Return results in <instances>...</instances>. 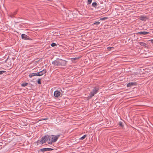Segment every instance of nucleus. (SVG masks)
Returning <instances> with one entry per match:
<instances>
[{"instance_id": "412c9836", "label": "nucleus", "mask_w": 153, "mask_h": 153, "mask_svg": "<svg viewBox=\"0 0 153 153\" xmlns=\"http://www.w3.org/2000/svg\"><path fill=\"white\" fill-rule=\"evenodd\" d=\"M51 46L52 47L57 46V45L56 44L54 43H53L51 44Z\"/></svg>"}, {"instance_id": "20e7f679", "label": "nucleus", "mask_w": 153, "mask_h": 153, "mask_svg": "<svg viewBox=\"0 0 153 153\" xmlns=\"http://www.w3.org/2000/svg\"><path fill=\"white\" fill-rule=\"evenodd\" d=\"M149 33V32L146 31H140L137 32L136 31H134V34H140L141 35V36H143V35H146L148 34Z\"/></svg>"}, {"instance_id": "2f4dec72", "label": "nucleus", "mask_w": 153, "mask_h": 153, "mask_svg": "<svg viewBox=\"0 0 153 153\" xmlns=\"http://www.w3.org/2000/svg\"><path fill=\"white\" fill-rule=\"evenodd\" d=\"M134 86L136 85V84H135V82H134Z\"/></svg>"}, {"instance_id": "c756f323", "label": "nucleus", "mask_w": 153, "mask_h": 153, "mask_svg": "<svg viewBox=\"0 0 153 153\" xmlns=\"http://www.w3.org/2000/svg\"><path fill=\"white\" fill-rule=\"evenodd\" d=\"M150 41H151V43L153 44V39H151L150 40Z\"/></svg>"}, {"instance_id": "9b49d317", "label": "nucleus", "mask_w": 153, "mask_h": 153, "mask_svg": "<svg viewBox=\"0 0 153 153\" xmlns=\"http://www.w3.org/2000/svg\"><path fill=\"white\" fill-rule=\"evenodd\" d=\"M137 44H140L142 46L146 47V43L143 42H137Z\"/></svg>"}, {"instance_id": "cd10ccee", "label": "nucleus", "mask_w": 153, "mask_h": 153, "mask_svg": "<svg viewBox=\"0 0 153 153\" xmlns=\"http://www.w3.org/2000/svg\"><path fill=\"white\" fill-rule=\"evenodd\" d=\"M107 19L106 17H103L100 19V20L102 21L105 20L106 19Z\"/></svg>"}, {"instance_id": "a878e982", "label": "nucleus", "mask_w": 153, "mask_h": 153, "mask_svg": "<svg viewBox=\"0 0 153 153\" xmlns=\"http://www.w3.org/2000/svg\"><path fill=\"white\" fill-rule=\"evenodd\" d=\"M114 48L113 47H108L107 48V49L108 50V51H110L112 49H113Z\"/></svg>"}, {"instance_id": "aec40b11", "label": "nucleus", "mask_w": 153, "mask_h": 153, "mask_svg": "<svg viewBox=\"0 0 153 153\" xmlns=\"http://www.w3.org/2000/svg\"><path fill=\"white\" fill-rule=\"evenodd\" d=\"M86 136H87L86 135H84L83 136L81 137L80 138V139H79L80 140H83L85 138V137H86Z\"/></svg>"}, {"instance_id": "72a5a7b5", "label": "nucleus", "mask_w": 153, "mask_h": 153, "mask_svg": "<svg viewBox=\"0 0 153 153\" xmlns=\"http://www.w3.org/2000/svg\"><path fill=\"white\" fill-rule=\"evenodd\" d=\"M136 70H139V69H136Z\"/></svg>"}, {"instance_id": "39448f33", "label": "nucleus", "mask_w": 153, "mask_h": 153, "mask_svg": "<svg viewBox=\"0 0 153 153\" xmlns=\"http://www.w3.org/2000/svg\"><path fill=\"white\" fill-rule=\"evenodd\" d=\"M21 37L22 39L25 40H32V39L30 38V37L25 34H22V35Z\"/></svg>"}, {"instance_id": "423d86ee", "label": "nucleus", "mask_w": 153, "mask_h": 153, "mask_svg": "<svg viewBox=\"0 0 153 153\" xmlns=\"http://www.w3.org/2000/svg\"><path fill=\"white\" fill-rule=\"evenodd\" d=\"M53 149L51 148H43L40 149V151L42 152H45V151H50L53 150Z\"/></svg>"}, {"instance_id": "6e6552de", "label": "nucleus", "mask_w": 153, "mask_h": 153, "mask_svg": "<svg viewBox=\"0 0 153 153\" xmlns=\"http://www.w3.org/2000/svg\"><path fill=\"white\" fill-rule=\"evenodd\" d=\"M60 92L57 90L55 91L54 93V96L56 97H58L59 96H60Z\"/></svg>"}, {"instance_id": "dca6fc26", "label": "nucleus", "mask_w": 153, "mask_h": 153, "mask_svg": "<svg viewBox=\"0 0 153 153\" xmlns=\"http://www.w3.org/2000/svg\"><path fill=\"white\" fill-rule=\"evenodd\" d=\"M28 84V83H27L24 82L21 84V86L22 87H25Z\"/></svg>"}, {"instance_id": "1a4fd4ad", "label": "nucleus", "mask_w": 153, "mask_h": 153, "mask_svg": "<svg viewBox=\"0 0 153 153\" xmlns=\"http://www.w3.org/2000/svg\"><path fill=\"white\" fill-rule=\"evenodd\" d=\"M53 136V142L54 143L58 139V138L60 136V134H59L57 135H54Z\"/></svg>"}, {"instance_id": "7c9ffc66", "label": "nucleus", "mask_w": 153, "mask_h": 153, "mask_svg": "<svg viewBox=\"0 0 153 153\" xmlns=\"http://www.w3.org/2000/svg\"><path fill=\"white\" fill-rule=\"evenodd\" d=\"M135 77H136L135 74H134V79L136 78H135Z\"/></svg>"}, {"instance_id": "5701e85b", "label": "nucleus", "mask_w": 153, "mask_h": 153, "mask_svg": "<svg viewBox=\"0 0 153 153\" xmlns=\"http://www.w3.org/2000/svg\"><path fill=\"white\" fill-rule=\"evenodd\" d=\"M41 79H39L37 81V83L38 84H41Z\"/></svg>"}, {"instance_id": "f3484780", "label": "nucleus", "mask_w": 153, "mask_h": 153, "mask_svg": "<svg viewBox=\"0 0 153 153\" xmlns=\"http://www.w3.org/2000/svg\"><path fill=\"white\" fill-rule=\"evenodd\" d=\"M36 76L35 73H33L32 74H30L29 75V76L30 77H32L33 76Z\"/></svg>"}, {"instance_id": "f257e3e1", "label": "nucleus", "mask_w": 153, "mask_h": 153, "mask_svg": "<svg viewBox=\"0 0 153 153\" xmlns=\"http://www.w3.org/2000/svg\"><path fill=\"white\" fill-rule=\"evenodd\" d=\"M67 62L62 59H59L58 60H54L52 62V64L54 66L60 67L65 66L67 64Z\"/></svg>"}, {"instance_id": "f03ea898", "label": "nucleus", "mask_w": 153, "mask_h": 153, "mask_svg": "<svg viewBox=\"0 0 153 153\" xmlns=\"http://www.w3.org/2000/svg\"><path fill=\"white\" fill-rule=\"evenodd\" d=\"M99 90V88L98 87H94L89 94V96L87 97L88 99H91L94 95L96 94Z\"/></svg>"}, {"instance_id": "b1692460", "label": "nucleus", "mask_w": 153, "mask_h": 153, "mask_svg": "<svg viewBox=\"0 0 153 153\" xmlns=\"http://www.w3.org/2000/svg\"><path fill=\"white\" fill-rule=\"evenodd\" d=\"M92 0H88L87 4H90L92 2Z\"/></svg>"}, {"instance_id": "473e14b6", "label": "nucleus", "mask_w": 153, "mask_h": 153, "mask_svg": "<svg viewBox=\"0 0 153 153\" xmlns=\"http://www.w3.org/2000/svg\"><path fill=\"white\" fill-rule=\"evenodd\" d=\"M137 87H134V88H137Z\"/></svg>"}, {"instance_id": "9d476101", "label": "nucleus", "mask_w": 153, "mask_h": 153, "mask_svg": "<svg viewBox=\"0 0 153 153\" xmlns=\"http://www.w3.org/2000/svg\"><path fill=\"white\" fill-rule=\"evenodd\" d=\"M140 20L142 21H146L147 19V18L146 16H140Z\"/></svg>"}, {"instance_id": "a211bd4d", "label": "nucleus", "mask_w": 153, "mask_h": 153, "mask_svg": "<svg viewBox=\"0 0 153 153\" xmlns=\"http://www.w3.org/2000/svg\"><path fill=\"white\" fill-rule=\"evenodd\" d=\"M36 143L37 145H39L40 144H42V141L41 140H37Z\"/></svg>"}, {"instance_id": "bb28decb", "label": "nucleus", "mask_w": 153, "mask_h": 153, "mask_svg": "<svg viewBox=\"0 0 153 153\" xmlns=\"http://www.w3.org/2000/svg\"><path fill=\"white\" fill-rule=\"evenodd\" d=\"M36 76H41L40 75V72L35 73Z\"/></svg>"}, {"instance_id": "0eeeda50", "label": "nucleus", "mask_w": 153, "mask_h": 153, "mask_svg": "<svg viewBox=\"0 0 153 153\" xmlns=\"http://www.w3.org/2000/svg\"><path fill=\"white\" fill-rule=\"evenodd\" d=\"M42 141V144H43L45 143L47 140V136H45L44 137H42L41 139Z\"/></svg>"}, {"instance_id": "4468645a", "label": "nucleus", "mask_w": 153, "mask_h": 153, "mask_svg": "<svg viewBox=\"0 0 153 153\" xmlns=\"http://www.w3.org/2000/svg\"><path fill=\"white\" fill-rule=\"evenodd\" d=\"M134 85V82H129L127 84V87H131L132 86H133Z\"/></svg>"}, {"instance_id": "c85d7f7f", "label": "nucleus", "mask_w": 153, "mask_h": 153, "mask_svg": "<svg viewBox=\"0 0 153 153\" xmlns=\"http://www.w3.org/2000/svg\"><path fill=\"white\" fill-rule=\"evenodd\" d=\"M135 45H136V46L139 47L140 45V44H137V42H135Z\"/></svg>"}, {"instance_id": "6ab92c4d", "label": "nucleus", "mask_w": 153, "mask_h": 153, "mask_svg": "<svg viewBox=\"0 0 153 153\" xmlns=\"http://www.w3.org/2000/svg\"><path fill=\"white\" fill-rule=\"evenodd\" d=\"M100 22H95V23H94V24H92V26H93V25H99L100 24Z\"/></svg>"}, {"instance_id": "f8f14e48", "label": "nucleus", "mask_w": 153, "mask_h": 153, "mask_svg": "<svg viewBox=\"0 0 153 153\" xmlns=\"http://www.w3.org/2000/svg\"><path fill=\"white\" fill-rule=\"evenodd\" d=\"M80 58L79 57H75V58H71V61H72L73 62H75L74 61L76 60H77L79 59Z\"/></svg>"}, {"instance_id": "2eb2a0df", "label": "nucleus", "mask_w": 153, "mask_h": 153, "mask_svg": "<svg viewBox=\"0 0 153 153\" xmlns=\"http://www.w3.org/2000/svg\"><path fill=\"white\" fill-rule=\"evenodd\" d=\"M92 6L93 7H96L97 6V4L96 2H93L92 4Z\"/></svg>"}, {"instance_id": "393cba45", "label": "nucleus", "mask_w": 153, "mask_h": 153, "mask_svg": "<svg viewBox=\"0 0 153 153\" xmlns=\"http://www.w3.org/2000/svg\"><path fill=\"white\" fill-rule=\"evenodd\" d=\"M6 71H0V75H1L4 73H6Z\"/></svg>"}, {"instance_id": "4be33fe9", "label": "nucleus", "mask_w": 153, "mask_h": 153, "mask_svg": "<svg viewBox=\"0 0 153 153\" xmlns=\"http://www.w3.org/2000/svg\"><path fill=\"white\" fill-rule=\"evenodd\" d=\"M123 123L122 122L120 121L119 122V125H120V126L121 127H123Z\"/></svg>"}, {"instance_id": "7ed1b4c3", "label": "nucleus", "mask_w": 153, "mask_h": 153, "mask_svg": "<svg viewBox=\"0 0 153 153\" xmlns=\"http://www.w3.org/2000/svg\"><path fill=\"white\" fill-rule=\"evenodd\" d=\"M47 138L48 140L49 141L48 142V143L49 144H51L53 142V135H47Z\"/></svg>"}, {"instance_id": "ddd939ff", "label": "nucleus", "mask_w": 153, "mask_h": 153, "mask_svg": "<svg viewBox=\"0 0 153 153\" xmlns=\"http://www.w3.org/2000/svg\"><path fill=\"white\" fill-rule=\"evenodd\" d=\"M47 71L46 69H43L42 71H40V76L44 74H45Z\"/></svg>"}]
</instances>
